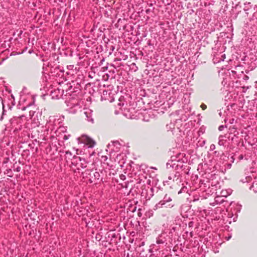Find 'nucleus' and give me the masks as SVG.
<instances>
[{"label": "nucleus", "mask_w": 257, "mask_h": 257, "mask_svg": "<svg viewBox=\"0 0 257 257\" xmlns=\"http://www.w3.org/2000/svg\"><path fill=\"white\" fill-rule=\"evenodd\" d=\"M79 140L89 148H93L96 144V142L93 139L86 135H81L79 138Z\"/></svg>", "instance_id": "nucleus-1"}, {"label": "nucleus", "mask_w": 257, "mask_h": 257, "mask_svg": "<svg viewBox=\"0 0 257 257\" xmlns=\"http://www.w3.org/2000/svg\"><path fill=\"white\" fill-rule=\"evenodd\" d=\"M201 108L202 109V110H205L207 108V106L206 104L202 103L201 106Z\"/></svg>", "instance_id": "nucleus-2"}, {"label": "nucleus", "mask_w": 257, "mask_h": 257, "mask_svg": "<svg viewBox=\"0 0 257 257\" xmlns=\"http://www.w3.org/2000/svg\"><path fill=\"white\" fill-rule=\"evenodd\" d=\"M66 154H71L70 152H69V151H67L66 152Z\"/></svg>", "instance_id": "nucleus-3"}, {"label": "nucleus", "mask_w": 257, "mask_h": 257, "mask_svg": "<svg viewBox=\"0 0 257 257\" xmlns=\"http://www.w3.org/2000/svg\"><path fill=\"white\" fill-rule=\"evenodd\" d=\"M168 201H171V199H170V198L168 199Z\"/></svg>", "instance_id": "nucleus-4"}]
</instances>
